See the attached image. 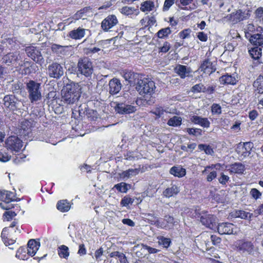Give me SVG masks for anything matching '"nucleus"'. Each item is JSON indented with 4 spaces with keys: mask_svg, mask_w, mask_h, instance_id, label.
<instances>
[{
    "mask_svg": "<svg viewBox=\"0 0 263 263\" xmlns=\"http://www.w3.org/2000/svg\"><path fill=\"white\" fill-rule=\"evenodd\" d=\"M80 96V86L77 83L67 84L61 90L62 101L68 104L74 103Z\"/></svg>",
    "mask_w": 263,
    "mask_h": 263,
    "instance_id": "nucleus-1",
    "label": "nucleus"
},
{
    "mask_svg": "<svg viewBox=\"0 0 263 263\" xmlns=\"http://www.w3.org/2000/svg\"><path fill=\"white\" fill-rule=\"evenodd\" d=\"M155 88L156 86L154 82L150 79L146 78H138L136 89L140 95H151L154 92Z\"/></svg>",
    "mask_w": 263,
    "mask_h": 263,
    "instance_id": "nucleus-2",
    "label": "nucleus"
},
{
    "mask_svg": "<svg viewBox=\"0 0 263 263\" xmlns=\"http://www.w3.org/2000/svg\"><path fill=\"white\" fill-rule=\"evenodd\" d=\"M26 89L28 92V97L31 102L40 100L42 98L41 84L30 80L27 84Z\"/></svg>",
    "mask_w": 263,
    "mask_h": 263,
    "instance_id": "nucleus-3",
    "label": "nucleus"
},
{
    "mask_svg": "<svg viewBox=\"0 0 263 263\" xmlns=\"http://www.w3.org/2000/svg\"><path fill=\"white\" fill-rule=\"evenodd\" d=\"M23 145L22 141L16 136H10L5 141V147L13 153L19 152Z\"/></svg>",
    "mask_w": 263,
    "mask_h": 263,
    "instance_id": "nucleus-4",
    "label": "nucleus"
},
{
    "mask_svg": "<svg viewBox=\"0 0 263 263\" xmlns=\"http://www.w3.org/2000/svg\"><path fill=\"white\" fill-rule=\"evenodd\" d=\"M78 71L86 77L90 76L93 72L92 63L87 58L79 60L78 63Z\"/></svg>",
    "mask_w": 263,
    "mask_h": 263,
    "instance_id": "nucleus-5",
    "label": "nucleus"
},
{
    "mask_svg": "<svg viewBox=\"0 0 263 263\" xmlns=\"http://www.w3.org/2000/svg\"><path fill=\"white\" fill-rule=\"evenodd\" d=\"M234 246L235 249L240 253H246L251 254L254 252V246L249 241H246L244 239L238 240L234 242Z\"/></svg>",
    "mask_w": 263,
    "mask_h": 263,
    "instance_id": "nucleus-6",
    "label": "nucleus"
},
{
    "mask_svg": "<svg viewBox=\"0 0 263 263\" xmlns=\"http://www.w3.org/2000/svg\"><path fill=\"white\" fill-rule=\"evenodd\" d=\"M253 144L250 142L239 143L236 147V152L238 155V159L242 160L248 157L251 153Z\"/></svg>",
    "mask_w": 263,
    "mask_h": 263,
    "instance_id": "nucleus-7",
    "label": "nucleus"
},
{
    "mask_svg": "<svg viewBox=\"0 0 263 263\" xmlns=\"http://www.w3.org/2000/svg\"><path fill=\"white\" fill-rule=\"evenodd\" d=\"M47 70L48 74L51 78L59 79L64 74L63 67L57 62L50 64L48 67Z\"/></svg>",
    "mask_w": 263,
    "mask_h": 263,
    "instance_id": "nucleus-8",
    "label": "nucleus"
},
{
    "mask_svg": "<svg viewBox=\"0 0 263 263\" xmlns=\"http://www.w3.org/2000/svg\"><path fill=\"white\" fill-rule=\"evenodd\" d=\"M218 232L220 234H236L237 233V228L232 223L224 222L219 223L216 226Z\"/></svg>",
    "mask_w": 263,
    "mask_h": 263,
    "instance_id": "nucleus-9",
    "label": "nucleus"
},
{
    "mask_svg": "<svg viewBox=\"0 0 263 263\" xmlns=\"http://www.w3.org/2000/svg\"><path fill=\"white\" fill-rule=\"evenodd\" d=\"M25 51L28 56L36 63L41 65L44 63V58L41 52L36 47L29 46L26 48Z\"/></svg>",
    "mask_w": 263,
    "mask_h": 263,
    "instance_id": "nucleus-10",
    "label": "nucleus"
},
{
    "mask_svg": "<svg viewBox=\"0 0 263 263\" xmlns=\"http://www.w3.org/2000/svg\"><path fill=\"white\" fill-rule=\"evenodd\" d=\"M32 127V121L24 120L22 121L18 127V134L20 136L24 137H31V128Z\"/></svg>",
    "mask_w": 263,
    "mask_h": 263,
    "instance_id": "nucleus-11",
    "label": "nucleus"
},
{
    "mask_svg": "<svg viewBox=\"0 0 263 263\" xmlns=\"http://www.w3.org/2000/svg\"><path fill=\"white\" fill-rule=\"evenodd\" d=\"M115 111L120 114H129L136 111V107L124 103H118L115 107Z\"/></svg>",
    "mask_w": 263,
    "mask_h": 263,
    "instance_id": "nucleus-12",
    "label": "nucleus"
},
{
    "mask_svg": "<svg viewBox=\"0 0 263 263\" xmlns=\"http://www.w3.org/2000/svg\"><path fill=\"white\" fill-rule=\"evenodd\" d=\"M118 23V21L116 15H109L103 20L101 27L103 30L107 31L116 25Z\"/></svg>",
    "mask_w": 263,
    "mask_h": 263,
    "instance_id": "nucleus-13",
    "label": "nucleus"
},
{
    "mask_svg": "<svg viewBox=\"0 0 263 263\" xmlns=\"http://www.w3.org/2000/svg\"><path fill=\"white\" fill-rule=\"evenodd\" d=\"M201 223L212 230H215L216 227V217L213 215L204 214L200 217Z\"/></svg>",
    "mask_w": 263,
    "mask_h": 263,
    "instance_id": "nucleus-14",
    "label": "nucleus"
},
{
    "mask_svg": "<svg viewBox=\"0 0 263 263\" xmlns=\"http://www.w3.org/2000/svg\"><path fill=\"white\" fill-rule=\"evenodd\" d=\"M4 104L7 108L10 110H14L17 109L18 106V101L16 98L13 95H7L4 97Z\"/></svg>",
    "mask_w": 263,
    "mask_h": 263,
    "instance_id": "nucleus-15",
    "label": "nucleus"
},
{
    "mask_svg": "<svg viewBox=\"0 0 263 263\" xmlns=\"http://www.w3.org/2000/svg\"><path fill=\"white\" fill-rule=\"evenodd\" d=\"M122 84L120 81L117 79L114 78L109 82V92L111 95L118 93L121 90Z\"/></svg>",
    "mask_w": 263,
    "mask_h": 263,
    "instance_id": "nucleus-16",
    "label": "nucleus"
},
{
    "mask_svg": "<svg viewBox=\"0 0 263 263\" xmlns=\"http://www.w3.org/2000/svg\"><path fill=\"white\" fill-rule=\"evenodd\" d=\"M248 17V14L242 12L240 10L236 11L232 13L229 16V19L233 23L235 24L238 22L243 20Z\"/></svg>",
    "mask_w": 263,
    "mask_h": 263,
    "instance_id": "nucleus-17",
    "label": "nucleus"
},
{
    "mask_svg": "<svg viewBox=\"0 0 263 263\" xmlns=\"http://www.w3.org/2000/svg\"><path fill=\"white\" fill-rule=\"evenodd\" d=\"M92 15V11L89 7H85L78 11L72 16V19L74 20H78L79 19L85 20L87 17Z\"/></svg>",
    "mask_w": 263,
    "mask_h": 263,
    "instance_id": "nucleus-18",
    "label": "nucleus"
},
{
    "mask_svg": "<svg viewBox=\"0 0 263 263\" xmlns=\"http://www.w3.org/2000/svg\"><path fill=\"white\" fill-rule=\"evenodd\" d=\"M200 69L204 73L210 74L216 70L215 65L209 60H205L201 64Z\"/></svg>",
    "mask_w": 263,
    "mask_h": 263,
    "instance_id": "nucleus-19",
    "label": "nucleus"
},
{
    "mask_svg": "<svg viewBox=\"0 0 263 263\" xmlns=\"http://www.w3.org/2000/svg\"><path fill=\"white\" fill-rule=\"evenodd\" d=\"M237 81V77L235 74H226L219 78L220 83L223 85H235Z\"/></svg>",
    "mask_w": 263,
    "mask_h": 263,
    "instance_id": "nucleus-20",
    "label": "nucleus"
},
{
    "mask_svg": "<svg viewBox=\"0 0 263 263\" xmlns=\"http://www.w3.org/2000/svg\"><path fill=\"white\" fill-rule=\"evenodd\" d=\"M71 46H61L58 44H53L51 49L52 52L58 54L68 55L69 54V49Z\"/></svg>",
    "mask_w": 263,
    "mask_h": 263,
    "instance_id": "nucleus-21",
    "label": "nucleus"
},
{
    "mask_svg": "<svg viewBox=\"0 0 263 263\" xmlns=\"http://www.w3.org/2000/svg\"><path fill=\"white\" fill-rule=\"evenodd\" d=\"M140 166L136 168H129L120 173L119 176L123 179L126 180L137 175L140 172Z\"/></svg>",
    "mask_w": 263,
    "mask_h": 263,
    "instance_id": "nucleus-22",
    "label": "nucleus"
},
{
    "mask_svg": "<svg viewBox=\"0 0 263 263\" xmlns=\"http://www.w3.org/2000/svg\"><path fill=\"white\" fill-rule=\"evenodd\" d=\"M191 121L195 124H198L200 126L208 128L210 127V122L206 118H202L198 116H193L191 118Z\"/></svg>",
    "mask_w": 263,
    "mask_h": 263,
    "instance_id": "nucleus-23",
    "label": "nucleus"
},
{
    "mask_svg": "<svg viewBox=\"0 0 263 263\" xmlns=\"http://www.w3.org/2000/svg\"><path fill=\"white\" fill-rule=\"evenodd\" d=\"M147 217L148 219L151 220L149 222L151 224L155 225L158 228L167 229L165 221L160 220L159 218L154 216L152 214H148Z\"/></svg>",
    "mask_w": 263,
    "mask_h": 263,
    "instance_id": "nucleus-24",
    "label": "nucleus"
},
{
    "mask_svg": "<svg viewBox=\"0 0 263 263\" xmlns=\"http://www.w3.org/2000/svg\"><path fill=\"white\" fill-rule=\"evenodd\" d=\"M27 245L28 248H27V250L28 254L31 256H33L39 250L40 243L39 241H37L34 239H30L29 240Z\"/></svg>",
    "mask_w": 263,
    "mask_h": 263,
    "instance_id": "nucleus-25",
    "label": "nucleus"
},
{
    "mask_svg": "<svg viewBox=\"0 0 263 263\" xmlns=\"http://www.w3.org/2000/svg\"><path fill=\"white\" fill-rule=\"evenodd\" d=\"M86 29L79 27L70 31L68 36L74 40H80L85 35Z\"/></svg>",
    "mask_w": 263,
    "mask_h": 263,
    "instance_id": "nucleus-26",
    "label": "nucleus"
},
{
    "mask_svg": "<svg viewBox=\"0 0 263 263\" xmlns=\"http://www.w3.org/2000/svg\"><path fill=\"white\" fill-rule=\"evenodd\" d=\"M18 56L19 54L16 52L7 54L2 58L3 63L8 65L14 64L18 60Z\"/></svg>",
    "mask_w": 263,
    "mask_h": 263,
    "instance_id": "nucleus-27",
    "label": "nucleus"
},
{
    "mask_svg": "<svg viewBox=\"0 0 263 263\" xmlns=\"http://www.w3.org/2000/svg\"><path fill=\"white\" fill-rule=\"evenodd\" d=\"M119 11L122 14L129 16L131 17H133L134 16H137L140 13L138 9L128 6L123 7L119 9Z\"/></svg>",
    "mask_w": 263,
    "mask_h": 263,
    "instance_id": "nucleus-28",
    "label": "nucleus"
},
{
    "mask_svg": "<svg viewBox=\"0 0 263 263\" xmlns=\"http://www.w3.org/2000/svg\"><path fill=\"white\" fill-rule=\"evenodd\" d=\"M180 4L185 8L184 10H194L197 8V0H177Z\"/></svg>",
    "mask_w": 263,
    "mask_h": 263,
    "instance_id": "nucleus-29",
    "label": "nucleus"
},
{
    "mask_svg": "<svg viewBox=\"0 0 263 263\" xmlns=\"http://www.w3.org/2000/svg\"><path fill=\"white\" fill-rule=\"evenodd\" d=\"M0 200L4 202L9 203L11 201L14 200V195L13 193L8 191L0 190Z\"/></svg>",
    "mask_w": 263,
    "mask_h": 263,
    "instance_id": "nucleus-30",
    "label": "nucleus"
},
{
    "mask_svg": "<svg viewBox=\"0 0 263 263\" xmlns=\"http://www.w3.org/2000/svg\"><path fill=\"white\" fill-rule=\"evenodd\" d=\"M175 70L182 79H184L189 76L191 72L190 68H187L186 66L181 65L177 66Z\"/></svg>",
    "mask_w": 263,
    "mask_h": 263,
    "instance_id": "nucleus-31",
    "label": "nucleus"
},
{
    "mask_svg": "<svg viewBox=\"0 0 263 263\" xmlns=\"http://www.w3.org/2000/svg\"><path fill=\"white\" fill-rule=\"evenodd\" d=\"M170 173L175 177L181 178L185 175L186 170L181 166H173L170 169Z\"/></svg>",
    "mask_w": 263,
    "mask_h": 263,
    "instance_id": "nucleus-32",
    "label": "nucleus"
},
{
    "mask_svg": "<svg viewBox=\"0 0 263 263\" xmlns=\"http://www.w3.org/2000/svg\"><path fill=\"white\" fill-rule=\"evenodd\" d=\"M249 41L254 45L260 46L263 44V34L256 33L251 35L250 36Z\"/></svg>",
    "mask_w": 263,
    "mask_h": 263,
    "instance_id": "nucleus-33",
    "label": "nucleus"
},
{
    "mask_svg": "<svg viewBox=\"0 0 263 263\" xmlns=\"http://www.w3.org/2000/svg\"><path fill=\"white\" fill-rule=\"evenodd\" d=\"M71 207L70 202L66 199L59 201L57 204V209L62 212L68 211Z\"/></svg>",
    "mask_w": 263,
    "mask_h": 263,
    "instance_id": "nucleus-34",
    "label": "nucleus"
},
{
    "mask_svg": "<svg viewBox=\"0 0 263 263\" xmlns=\"http://www.w3.org/2000/svg\"><path fill=\"white\" fill-rule=\"evenodd\" d=\"M245 170V165L240 163H235L231 165L228 169L231 173L241 174Z\"/></svg>",
    "mask_w": 263,
    "mask_h": 263,
    "instance_id": "nucleus-35",
    "label": "nucleus"
},
{
    "mask_svg": "<svg viewBox=\"0 0 263 263\" xmlns=\"http://www.w3.org/2000/svg\"><path fill=\"white\" fill-rule=\"evenodd\" d=\"M179 192L178 187L176 185H172L171 187L167 188L163 192L164 196L170 198L177 195Z\"/></svg>",
    "mask_w": 263,
    "mask_h": 263,
    "instance_id": "nucleus-36",
    "label": "nucleus"
},
{
    "mask_svg": "<svg viewBox=\"0 0 263 263\" xmlns=\"http://www.w3.org/2000/svg\"><path fill=\"white\" fill-rule=\"evenodd\" d=\"M155 8L154 3L151 1H146L141 5L140 10L142 12H149Z\"/></svg>",
    "mask_w": 263,
    "mask_h": 263,
    "instance_id": "nucleus-37",
    "label": "nucleus"
},
{
    "mask_svg": "<svg viewBox=\"0 0 263 263\" xmlns=\"http://www.w3.org/2000/svg\"><path fill=\"white\" fill-rule=\"evenodd\" d=\"M30 255L28 254L27 248L21 247L17 251L16 253V257L20 259L26 260L28 259Z\"/></svg>",
    "mask_w": 263,
    "mask_h": 263,
    "instance_id": "nucleus-38",
    "label": "nucleus"
},
{
    "mask_svg": "<svg viewBox=\"0 0 263 263\" xmlns=\"http://www.w3.org/2000/svg\"><path fill=\"white\" fill-rule=\"evenodd\" d=\"M253 87L259 93H263V77L259 76L253 83Z\"/></svg>",
    "mask_w": 263,
    "mask_h": 263,
    "instance_id": "nucleus-39",
    "label": "nucleus"
},
{
    "mask_svg": "<svg viewBox=\"0 0 263 263\" xmlns=\"http://www.w3.org/2000/svg\"><path fill=\"white\" fill-rule=\"evenodd\" d=\"M58 254L60 257L67 259L69 256L68 248L65 245H61L58 248Z\"/></svg>",
    "mask_w": 263,
    "mask_h": 263,
    "instance_id": "nucleus-40",
    "label": "nucleus"
},
{
    "mask_svg": "<svg viewBox=\"0 0 263 263\" xmlns=\"http://www.w3.org/2000/svg\"><path fill=\"white\" fill-rule=\"evenodd\" d=\"M249 53L254 59H258L261 55V49L258 46L252 48L249 50Z\"/></svg>",
    "mask_w": 263,
    "mask_h": 263,
    "instance_id": "nucleus-41",
    "label": "nucleus"
},
{
    "mask_svg": "<svg viewBox=\"0 0 263 263\" xmlns=\"http://www.w3.org/2000/svg\"><path fill=\"white\" fill-rule=\"evenodd\" d=\"M130 187V184L123 182L115 185L114 187V188H115L119 192L124 193H126Z\"/></svg>",
    "mask_w": 263,
    "mask_h": 263,
    "instance_id": "nucleus-42",
    "label": "nucleus"
},
{
    "mask_svg": "<svg viewBox=\"0 0 263 263\" xmlns=\"http://www.w3.org/2000/svg\"><path fill=\"white\" fill-rule=\"evenodd\" d=\"M182 119L180 117L174 116L170 118L167 124L172 126H178L181 124Z\"/></svg>",
    "mask_w": 263,
    "mask_h": 263,
    "instance_id": "nucleus-43",
    "label": "nucleus"
},
{
    "mask_svg": "<svg viewBox=\"0 0 263 263\" xmlns=\"http://www.w3.org/2000/svg\"><path fill=\"white\" fill-rule=\"evenodd\" d=\"M106 42H107L106 41L101 42L100 43V44H99V47H94L93 48H90L87 49V54L95 53L98 52L99 51L103 52V45L104 44H105Z\"/></svg>",
    "mask_w": 263,
    "mask_h": 263,
    "instance_id": "nucleus-44",
    "label": "nucleus"
},
{
    "mask_svg": "<svg viewBox=\"0 0 263 263\" xmlns=\"http://www.w3.org/2000/svg\"><path fill=\"white\" fill-rule=\"evenodd\" d=\"M158 243L160 245H162L164 248H168L170 246L171 242V239L163 236H158L157 237Z\"/></svg>",
    "mask_w": 263,
    "mask_h": 263,
    "instance_id": "nucleus-45",
    "label": "nucleus"
},
{
    "mask_svg": "<svg viewBox=\"0 0 263 263\" xmlns=\"http://www.w3.org/2000/svg\"><path fill=\"white\" fill-rule=\"evenodd\" d=\"M123 77L126 81H128L129 82H132L133 79L135 78H139L137 74L134 73L130 71H125L124 72Z\"/></svg>",
    "mask_w": 263,
    "mask_h": 263,
    "instance_id": "nucleus-46",
    "label": "nucleus"
},
{
    "mask_svg": "<svg viewBox=\"0 0 263 263\" xmlns=\"http://www.w3.org/2000/svg\"><path fill=\"white\" fill-rule=\"evenodd\" d=\"M171 33V30L169 27H166L160 29L157 32V36L159 38L163 39L167 37Z\"/></svg>",
    "mask_w": 263,
    "mask_h": 263,
    "instance_id": "nucleus-47",
    "label": "nucleus"
},
{
    "mask_svg": "<svg viewBox=\"0 0 263 263\" xmlns=\"http://www.w3.org/2000/svg\"><path fill=\"white\" fill-rule=\"evenodd\" d=\"M164 221H165L167 229H171L173 228L174 224L177 221H175L173 217L170 215H166L164 217Z\"/></svg>",
    "mask_w": 263,
    "mask_h": 263,
    "instance_id": "nucleus-48",
    "label": "nucleus"
},
{
    "mask_svg": "<svg viewBox=\"0 0 263 263\" xmlns=\"http://www.w3.org/2000/svg\"><path fill=\"white\" fill-rule=\"evenodd\" d=\"M250 195L253 199L257 200L261 198L262 194L257 189L253 188L250 191Z\"/></svg>",
    "mask_w": 263,
    "mask_h": 263,
    "instance_id": "nucleus-49",
    "label": "nucleus"
},
{
    "mask_svg": "<svg viewBox=\"0 0 263 263\" xmlns=\"http://www.w3.org/2000/svg\"><path fill=\"white\" fill-rule=\"evenodd\" d=\"M186 132L189 135L195 136H201L202 135L201 129L197 128H188L186 129Z\"/></svg>",
    "mask_w": 263,
    "mask_h": 263,
    "instance_id": "nucleus-50",
    "label": "nucleus"
},
{
    "mask_svg": "<svg viewBox=\"0 0 263 263\" xmlns=\"http://www.w3.org/2000/svg\"><path fill=\"white\" fill-rule=\"evenodd\" d=\"M198 147L200 150H203L206 154L212 155L214 153L213 149L209 145L199 144Z\"/></svg>",
    "mask_w": 263,
    "mask_h": 263,
    "instance_id": "nucleus-51",
    "label": "nucleus"
},
{
    "mask_svg": "<svg viewBox=\"0 0 263 263\" xmlns=\"http://www.w3.org/2000/svg\"><path fill=\"white\" fill-rule=\"evenodd\" d=\"M164 111H165V110H164L162 107L156 106L152 110L151 112L157 117H160L162 116Z\"/></svg>",
    "mask_w": 263,
    "mask_h": 263,
    "instance_id": "nucleus-52",
    "label": "nucleus"
},
{
    "mask_svg": "<svg viewBox=\"0 0 263 263\" xmlns=\"http://www.w3.org/2000/svg\"><path fill=\"white\" fill-rule=\"evenodd\" d=\"M7 230H8V228H5L4 229H3L2 232V234H1V236H2V237L3 238V239H4V242L5 243V244L6 245V246H10L11 245H12L15 242V240H13V239H11L10 240H8V241L5 239V238L6 237V232L7 231Z\"/></svg>",
    "mask_w": 263,
    "mask_h": 263,
    "instance_id": "nucleus-53",
    "label": "nucleus"
},
{
    "mask_svg": "<svg viewBox=\"0 0 263 263\" xmlns=\"http://www.w3.org/2000/svg\"><path fill=\"white\" fill-rule=\"evenodd\" d=\"M236 216L241 219H247L251 217V214L244 211H238L236 212Z\"/></svg>",
    "mask_w": 263,
    "mask_h": 263,
    "instance_id": "nucleus-54",
    "label": "nucleus"
},
{
    "mask_svg": "<svg viewBox=\"0 0 263 263\" xmlns=\"http://www.w3.org/2000/svg\"><path fill=\"white\" fill-rule=\"evenodd\" d=\"M205 87L202 84H198L194 86L192 88V90L194 92H200L201 91H204Z\"/></svg>",
    "mask_w": 263,
    "mask_h": 263,
    "instance_id": "nucleus-55",
    "label": "nucleus"
},
{
    "mask_svg": "<svg viewBox=\"0 0 263 263\" xmlns=\"http://www.w3.org/2000/svg\"><path fill=\"white\" fill-rule=\"evenodd\" d=\"M134 200L130 197H124L121 201V204L122 206H127L129 204H132Z\"/></svg>",
    "mask_w": 263,
    "mask_h": 263,
    "instance_id": "nucleus-56",
    "label": "nucleus"
},
{
    "mask_svg": "<svg viewBox=\"0 0 263 263\" xmlns=\"http://www.w3.org/2000/svg\"><path fill=\"white\" fill-rule=\"evenodd\" d=\"M212 112L214 114H220L221 112V106L218 104H213L212 106Z\"/></svg>",
    "mask_w": 263,
    "mask_h": 263,
    "instance_id": "nucleus-57",
    "label": "nucleus"
},
{
    "mask_svg": "<svg viewBox=\"0 0 263 263\" xmlns=\"http://www.w3.org/2000/svg\"><path fill=\"white\" fill-rule=\"evenodd\" d=\"M10 159V156H9L6 153L0 152V161L2 162H7Z\"/></svg>",
    "mask_w": 263,
    "mask_h": 263,
    "instance_id": "nucleus-58",
    "label": "nucleus"
},
{
    "mask_svg": "<svg viewBox=\"0 0 263 263\" xmlns=\"http://www.w3.org/2000/svg\"><path fill=\"white\" fill-rule=\"evenodd\" d=\"M211 239L212 242V243L214 245H219L221 241V239L219 237H218L216 235H211Z\"/></svg>",
    "mask_w": 263,
    "mask_h": 263,
    "instance_id": "nucleus-59",
    "label": "nucleus"
},
{
    "mask_svg": "<svg viewBox=\"0 0 263 263\" xmlns=\"http://www.w3.org/2000/svg\"><path fill=\"white\" fill-rule=\"evenodd\" d=\"M229 179L230 178L228 176L222 173L219 178V181L221 184H225L229 180Z\"/></svg>",
    "mask_w": 263,
    "mask_h": 263,
    "instance_id": "nucleus-60",
    "label": "nucleus"
},
{
    "mask_svg": "<svg viewBox=\"0 0 263 263\" xmlns=\"http://www.w3.org/2000/svg\"><path fill=\"white\" fill-rule=\"evenodd\" d=\"M103 248H99V249L95 251V256L97 261H100L101 260L100 257L103 255Z\"/></svg>",
    "mask_w": 263,
    "mask_h": 263,
    "instance_id": "nucleus-61",
    "label": "nucleus"
},
{
    "mask_svg": "<svg viewBox=\"0 0 263 263\" xmlns=\"http://www.w3.org/2000/svg\"><path fill=\"white\" fill-rule=\"evenodd\" d=\"M170 47L171 46L170 43L167 42H165L164 43L163 46L160 48V51L163 53H166L170 50Z\"/></svg>",
    "mask_w": 263,
    "mask_h": 263,
    "instance_id": "nucleus-62",
    "label": "nucleus"
},
{
    "mask_svg": "<svg viewBox=\"0 0 263 263\" xmlns=\"http://www.w3.org/2000/svg\"><path fill=\"white\" fill-rule=\"evenodd\" d=\"M15 215H16L15 213L14 212H13L11 211L6 212L4 214V216L5 217V218L7 219V220H9V219L12 218Z\"/></svg>",
    "mask_w": 263,
    "mask_h": 263,
    "instance_id": "nucleus-63",
    "label": "nucleus"
},
{
    "mask_svg": "<svg viewBox=\"0 0 263 263\" xmlns=\"http://www.w3.org/2000/svg\"><path fill=\"white\" fill-rule=\"evenodd\" d=\"M217 176V173L216 171H211L209 174L207 176L206 180L209 182L212 181L213 179H214Z\"/></svg>",
    "mask_w": 263,
    "mask_h": 263,
    "instance_id": "nucleus-64",
    "label": "nucleus"
}]
</instances>
